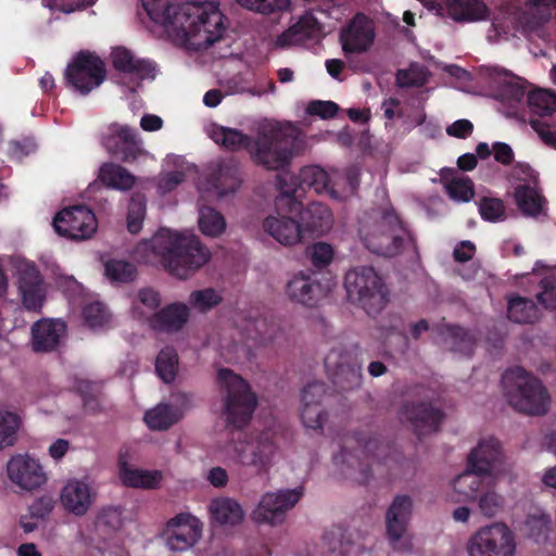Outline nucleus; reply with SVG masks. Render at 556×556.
I'll return each instance as SVG.
<instances>
[{"label": "nucleus", "mask_w": 556, "mask_h": 556, "mask_svg": "<svg viewBox=\"0 0 556 556\" xmlns=\"http://www.w3.org/2000/svg\"><path fill=\"white\" fill-rule=\"evenodd\" d=\"M211 138L225 150H247L253 162L270 170L286 167L299 144L298 130L290 124L273 125L263 129L255 139L239 129L214 125Z\"/></svg>", "instance_id": "1"}, {"label": "nucleus", "mask_w": 556, "mask_h": 556, "mask_svg": "<svg viewBox=\"0 0 556 556\" xmlns=\"http://www.w3.org/2000/svg\"><path fill=\"white\" fill-rule=\"evenodd\" d=\"M159 257L165 269L179 279H187L206 264L210 251L194 236H182L167 229L157 231L151 239L140 242L136 254L144 262H152L151 256Z\"/></svg>", "instance_id": "2"}, {"label": "nucleus", "mask_w": 556, "mask_h": 556, "mask_svg": "<svg viewBox=\"0 0 556 556\" xmlns=\"http://www.w3.org/2000/svg\"><path fill=\"white\" fill-rule=\"evenodd\" d=\"M227 17L216 2L185 1L180 4L175 29L195 50L207 49L219 41L227 29Z\"/></svg>", "instance_id": "3"}, {"label": "nucleus", "mask_w": 556, "mask_h": 556, "mask_svg": "<svg viewBox=\"0 0 556 556\" xmlns=\"http://www.w3.org/2000/svg\"><path fill=\"white\" fill-rule=\"evenodd\" d=\"M353 439L364 455L365 460L355 458L351 453H348L344 446L341 447L340 457L349 467H354V463L357 464L359 473L357 481L362 484L369 481L372 466H376L377 469L386 467L388 476L396 477V470L404 467L407 463V459L402 456L394 443L380 437L367 438L363 432H355Z\"/></svg>", "instance_id": "4"}, {"label": "nucleus", "mask_w": 556, "mask_h": 556, "mask_svg": "<svg viewBox=\"0 0 556 556\" xmlns=\"http://www.w3.org/2000/svg\"><path fill=\"white\" fill-rule=\"evenodd\" d=\"M502 386L509 405L516 410L532 416H541L547 412V390L538 378L522 367L506 369L502 376Z\"/></svg>", "instance_id": "5"}, {"label": "nucleus", "mask_w": 556, "mask_h": 556, "mask_svg": "<svg viewBox=\"0 0 556 556\" xmlns=\"http://www.w3.org/2000/svg\"><path fill=\"white\" fill-rule=\"evenodd\" d=\"M348 300L368 315L379 314L389 302V289L372 266H356L344 277Z\"/></svg>", "instance_id": "6"}, {"label": "nucleus", "mask_w": 556, "mask_h": 556, "mask_svg": "<svg viewBox=\"0 0 556 556\" xmlns=\"http://www.w3.org/2000/svg\"><path fill=\"white\" fill-rule=\"evenodd\" d=\"M217 380L224 390V414L226 421L235 429L247 427L257 406V396L251 386L229 368L217 371Z\"/></svg>", "instance_id": "7"}, {"label": "nucleus", "mask_w": 556, "mask_h": 556, "mask_svg": "<svg viewBox=\"0 0 556 556\" xmlns=\"http://www.w3.org/2000/svg\"><path fill=\"white\" fill-rule=\"evenodd\" d=\"M365 247L372 253L393 257L402 253L405 243L415 247V238L391 207L386 210L372 231L359 230Z\"/></svg>", "instance_id": "8"}, {"label": "nucleus", "mask_w": 556, "mask_h": 556, "mask_svg": "<svg viewBox=\"0 0 556 556\" xmlns=\"http://www.w3.org/2000/svg\"><path fill=\"white\" fill-rule=\"evenodd\" d=\"M291 186H288L283 177H279L280 193L276 197L275 207L277 213H292L301 207V197L307 190L321 193L328 190L329 175L319 166L303 167L298 176H291Z\"/></svg>", "instance_id": "9"}, {"label": "nucleus", "mask_w": 556, "mask_h": 556, "mask_svg": "<svg viewBox=\"0 0 556 556\" xmlns=\"http://www.w3.org/2000/svg\"><path fill=\"white\" fill-rule=\"evenodd\" d=\"M105 78V63L97 53L89 50L77 52L64 73L66 86L84 96L100 87Z\"/></svg>", "instance_id": "10"}, {"label": "nucleus", "mask_w": 556, "mask_h": 556, "mask_svg": "<svg viewBox=\"0 0 556 556\" xmlns=\"http://www.w3.org/2000/svg\"><path fill=\"white\" fill-rule=\"evenodd\" d=\"M516 538L504 522H493L476 531L467 543L469 556H515Z\"/></svg>", "instance_id": "11"}, {"label": "nucleus", "mask_w": 556, "mask_h": 556, "mask_svg": "<svg viewBox=\"0 0 556 556\" xmlns=\"http://www.w3.org/2000/svg\"><path fill=\"white\" fill-rule=\"evenodd\" d=\"M101 144L119 162L132 164L146 153L137 129L127 125L111 124L101 135Z\"/></svg>", "instance_id": "12"}, {"label": "nucleus", "mask_w": 556, "mask_h": 556, "mask_svg": "<svg viewBox=\"0 0 556 556\" xmlns=\"http://www.w3.org/2000/svg\"><path fill=\"white\" fill-rule=\"evenodd\" d=\"M53 228L62 237L85 240L96 232L98 222L90 208L76 205L59 212L53 219Z\"/></svg>", "instance_id": "13"}, {"label": "nucleus", "mask_w": 556, "mask_h": 556, "mask_svg": "<svg viewBox=\"0 0 556 556\" xmlns=\"http://www.w3.org/2000/svg\"><path fill=\"white\" fill-rule=\"evenodd\" d=\"M302 495V488L281 490L277 493L268 492L262 496L257 507L252 513V518L257 523L271 526L282 523L286 513L299 503Z\"/></svg>", "instance_id": "14"}, {"label": "nucleus", "mask_w": 556, "mask_h": 556, "mask_svg": "<svg viewBox=\"0 0 556 556\" xmlns=\"http://www.w3.org/2000/svg\"><path fill=\"white\" fill-rule=\"evenodd\" d=\"M276 451L274 434L263 431L255 439L241 443L237 447V455L241 465L253 467L262 475L269 470Z\"/></svg>", "instance_id": "15"}, {"label": "nucleus", "mask_w": 556, "mask_h": 556, "mask_svg": "<svg viewBox=\"0 0 556 556\" xmlns=\"http://www.w3.org/2000/svg\"><path fill=\"white\" fill-rule=\"evenodd\" d=\"M325 367L333 386L340 391H350L361 387L362 365L356 359H352L350 355L332 350L325 357Z\"/></svg>", "instance_id": "16"}, {"label": "nucleus", "mask_w": 556, "mask_h": 556, "mask_svg": "<svg viewBox=\"0 0 556 556\" xmlns=\"http://www.w3.org/2000/svg\"><path fill=\"white\" fill-rule=\"evenodd\" d=\"M201 533L199 519L190 514L181 513L167 521L163 530V538L170 551L185 552L200 540Z\"/></svg>", "instance_id": "17"}, {"label": "nucleus", "mask_w": 556, "mask_h": 556, "mask_svg": "<svg viewBox=\"0 0 556 556\" xmlns=\"http://www.w3.org/2000/svg\"><path fill=\"white\" fill-rule=\"evenodd\" d=\"M339 38L344 54L366 52L371 48L376 38L374 21L358 12L342 28Z\"/></svg>", "instance_id": "18"}, {"label": "nucleus", "mask_w": 556, "mask_h": 556, "mask_svg": "<svg viewBox=\"0 0 556 556\" xmlns=\"http://www.w3.org/2000/svg\"><path fill=\"white\" fill-rule=\"evenodd\" d=\"M424 4L435 15L450 17L457 23L485 20L489 14V9L482 0H431Z\"/></svg>", "instance_id": "19"}, {"label": "nucleus", "mask_w": 556, "mask_h": 556, "mask_svg": "<svg viewBox=\"0 0 556 556\" xmlns=\"http://www.w3.org/2000/svg\"><path fill=\"white\" fill-rule=\"evenodd\" d=\"M111 55L115 71L129 76V81L123 84L131 91H135L144 79L155 77L154 64L146 59H136L132 52L125 47L114 48Z\"/></svg>", "instance_id": "20"}, {"label": "nucleus", "mask_w": 556, "mask_h": 556, "mask_svg": "<svg viewBox=\"0 0 556 556\" xmlns=\"http://www.w3.org/2000/svg\"><path fill=\"white\" fill-rule=\"evenodd\" d=\"M9 479L23 490L33 491L47 482L40 462L28 454H16L7 464Z\"/></svg>", "instance_id": "21"}, {"label": "nucleus", "mask_w": 556, "mask_h": 556, "mask_svg": "<svg viewBox=\"0 0 556 556\" xmlns=\"http://www.w3.org/2000/svg\"><path fill=\"white\" fill-rule=\"evenodd\" d=\"M329 287L321 283L316 274L299 273L294 275L286 286L288 298L306 307H315L327 296Z\"/></svg>", "instance_id": "22"}, {"label": "nucleus", "mask_w": 556, "mask_h": 556, "mask_svg": "<svg viewBox=\"0 0 556 556\" xmlns=\"http://www.w3.org/2000/svg\"><path fill=\"white\" fill-rule=\"evenodd\" d=\"M413 502L408 495H396L387 510L386 525L390 543L394 549L409 551V542H401L406 532Z\"/></svg>", "instance_id": "23"}, {"label": "nucleus", "mask_w": 556, "mask_h": 556, "mask_svg": "<svg viewBox=\"0 0 556 556\" xmlns=\"http://www.w3.org/2000/svg\"><path fill=\"white\" fill-rule=\"evenodd\" d=\"M401 414L419 439L421 435L438 431L444 417L441 409L424 402H406Z\"/></svg>", "instance_id": "24"}, {"label": "nucleus", "mask_w": 556, "mask_h": 556, "mask_svg": "<svg viewBox=\"0 0 556 556\" xmlns=\"http://www.w3.org/2000/svg\"><path fill=\"white\" fill-rule=\"evenodd\" d=\"M18 291L27 311L40 312L46 301L43 278L34 264H26L20 271Z\"/></svg>", "instance_id": "25"}, {"label": "nucleus", "mask_w": 556, "mask_h": 556, "mask_svg": "<svg viewBox=\"0 0 556 556\" xmlns=\"http://www.w3.org/2000/svg\"><path fill=\"white\" fill-rule=\"evenodd\" d=\"M61 504L66 511L77 517L85 516L96 500V492L81 480L73 479L62 488Z\"/></svg>", "instance_id": "26"}, {"label": "nucleus", "mask_w": 556, "mask_h": 556, "mask_svg": "<svg viewBox=\"0 0 556 556\" xmlns=\"http://www.w3.org/2000/svg\"><path fill=\"white\" fill-rule=\"evenodd\" d=\"M291 214L299 216L298 220L304 238L306 235L321 236L332 226V213L326 204L320 202L313 201L305 207L301 202V207Z\"/></svg>", "instance_id": "27"}, {"label": "nucleus", "mask_w": 556, "mask_h": 556, "mask_svg": "<svg viewBox=\"0 0 556 556\" xmlns=\"http://www.w3.org/2000/svg\"><path fill=\"white\" fill-rule=\"evenodd\" d=\"M500 441L494 438L481 440L468 455V467L493 477L502 463Z\"/></svg>", "instance_id": "28"}, {"label": "nucleus", "mask_w": 556, "mask_h": 556, "mask_svg": "<svg viewBox=\"0 0 556 556\" xmlns=\"http://www.w3.org/2000/svg\"><path fill=\"white\" fill-rule=\"evenodd\" d=\"M319 30L320 25L317 18L311 13H305L300 16L294 24L277 36L275 47L279 49L291 48L315 38Z\"/></svg>", "instance_id": "29"}, {"label": "nucleus", "mask_w": 556, "mask_h": 556, "mask_svg": "<svg viewBox=\"0 0 556 556\" xmlns=\"http://www.w3.org/2000/svg\"><path fill=\"white\" fill-rule=\"evenodd\" d=\"M494 477H490L477 469L467 466V469L453 481V488L457 494L456 502H476Z\"/></svg>", "instance_id": "30"}, {"label": "nucleus", "mask_w": 556, "mask_h": 556, "mask_svg": "<svg viewBox=\"0 0 556 556\" xmlns=\"http://www.w3.org/2000/svg\"><path fill=\"white\" fill-rule=\"evenodd\" d=\"M66 331L65 323L54 319H41L31 327V346L35 352H50L60 344Z\"/></svg>", "instance_id": "31"}, {"label": "nucleus", "mask_w": 556, "mask_h": 556, "mask_svg": "<svg viewBox=\"0 0 556 556\" xmlns=\"http://www.w3.org/2000/svg\"><path fill=\"white\" fill-rule=\"evenodd\" d=\"M189 319L187 304L176 302L161 308L150 319V326L154 330L173 333L181 330Z\"/></svg>", "instance_id": "32"}, {"label": "nucleus", "mask_w": 556, "mask_h": 556, "mask_svg": "<svg viewBox=\"0 0 556 556\" xmlns=\"http://www.w3.org/2000/svg\"><path fill=\"white\" fill-rule=\"evenodd\" d=\"M279 214L280 217L268 216L263 223L264 230L283 245H292L302 239L303 230L298 219Z\"/></svg>", "instance_id": "33"}, {"label": "nucleus", "mask_w": 556, "mask_h": 556, "mask_svg": "<svg viewBox=\"0 0 556 556\" xmlns=\"http://www.w3.org/2000/svg\"><path fill=\"white\" fill-rule=\"evenodd\" d=\"M207 180L217 190L219 195L233 193L240 187L238 168L227 162L217 163L208 174Z\"/></svg>", "instance_id": "34"}, {"label": "nucleus", "mask_w": 556, "mask_h": 556, "mask_svg": "<svg viewBox=\"0 0 556 556\" xmlns=\"http://www.w3.org/2000/svg\"><path fill=\"white\" fill-rule=\"evenodd\" d=\"M98 179L106 187L121 191L130 190L136 184V177L128 169L113 162L100 166Z\"/></svg>", "instance_id": "35"}, {"label": "nucleus", "mask_w": 556, "mask_h": 556, "mask_svg": "<svg viewBox=\"0 0 556 556\" xmlns=\"http://www.w3.org/2000/svg\"><path fill=\"white\" fill-rule=\"evenodd\" d=\"M211 517L223 526H236L243 520L244 511L241 505L229 497L214 498L208 506Z\"/></svg>", "instance_id": "36"}, {"label": "nucleus", "mask_w": 556, "mask_h": 556, "mask_svg": "<svg viewBox=\"0 0 556 556\" xmlns=\"http://www.w3.org/2000/svg\"><path fill=\"white\" fill-rule=\"evenodd\" d=\"M507 317L516 324H533L540 318V309L532 299L514 294L507 301Z\"/></svg>", "instance_id": "37"}, {"label": "nucleus", "mask_w": 556, "mask_h": 556, "mask_svg": "<svg viewBox=\"0 0 556 556\" xmlns=\"http://www.w3.org/2000/svg\"><path fill=\"white\" fill-rule=\"evenodd\" d=\"M180 4L181 2L170 3L168 0H142L146 12L154 23L174 29Z\"/></svg>", "instance_id": "38"}, {"label": "nucleus", "mask_w": 556, "mask_h": 556, "mask_svg": "<svg viewBox=\"0 0 556 556\" xmlns=\"http://www.w3.org/2000/svg\"><path fill=\"white\" fill-rule=\"evenodd\" d=\"M514 195L516 204L523 215L536 217L542 213L545 199L534 187L529 184L518 185Z\"/></svg>", "instance_id": "39"}, {"label": "nucleus", "mask_w": 556, "mask_h": 556, "mask_svg": "<svg viewBox=\"0 0 556 556\" xmlns=\"http://www.w3.org/2000/svg\"><path fill=\"white\" fill-rule=\"evenodd\" d=\"M119 476L123 483L131 488L154 489L162 480V473L157 470L130 469L126 463L121 464Z\"/></svg>", "instance_id": "40"}, {"label": "nucleus", "mask_w": 556, "mask_h": 556, "mask_svg": "<svg viewBox=\"0 0 556 556\" xmlns=\"http://www.w3.org/2000/svg\"><path fill=\"white\" fill-rule=\"evenodd\" d=\"M181 413L169 404H160L144 415V421L151 430H167L179 421Z\"/></svg>", "instance_id": "41"}, {"label": "nucleus", "mask_w": 556, "mask_h": 556, "mask_svg": "<svg viewBox=\"0 0 556 556\" xmlns=\"http://www.w3.org/2000/svg\"><path fill=\"white\" fill-rule=\"evenodd\" d=\"M179 357L172 346L162 349L155 359V372L164 383H172L178 374Z\"/></svg>", "instance_id": "42"}, {"label": "nucleus", "mask_w": 556, "mask_h": 556, "mask_svg": "<svg viewBox=\"0 0 556 556\" xmlns=\"http://www.w3.org/2000/svg\"><path fill=\"white\" fill-rule=\"evenodd\" d=\"M104 276L112 283H129L135 280L137 269L128 261L110 258L104 263Z\"/></svg>", "instance_id": "43"}, {"label": "nucleus", "mask_w": 556, "mask_h": 556, "mask_svg": "<svg viewBox=\"0 0 556 556\" xmlns=\"http://www.w3.org/2000/svg\"><path fill=\"white\" fill-rule=\"evenodd\" d=\"M527 103L530 111L539 117L551 116L556 112V94L546 90L529 91Z\"/></svg>", "instance_id": "44"}, {"label": "nucleus", "mask_w": 556, "mask_h": 556, "mask_svg": "<svg viewBox=\"0 0 556 556\" xmlns=\"http://www.w3.org/2000/svg\"><path fill=\"white\" fill-rule=\"evenodd\" d=\"M199 228L208 237H218L226 228L224 216L213 207H202L199 215Z\"/></svg>", "instance_id": "45"}, {"label": "nucleus", "mask_w": 556, "mask_h": 556, "mask_svg": "<svg viewBox=\"0 0 556 556\" xmlns=\"http://www.w3.org/2000/svg\"><path fill=\"white\" fill-rule=\"evenodd\" d=\"M146 203L147 200L143 193L135 192L131 194L127 213V229L130 233L135 235L141 230L146 217Z\"/></svg>", "instance_id": "46"}, {"label": "nucleus", "mask_w": 556, "mask_h": 556, "mask_svg": "<svg viewBox=\"0 0 556 556\" xmlns=\"http://www.w3.org/2000/svg\"><path fill=\"white\" fill-rule=\"evenodd\" d=\"M479 509L485 517H494L504 508V497L495 491V480L489 483L484 491L477 498Z\"/></svg>", "instance_id": "47"}, {"label": "nucleus", "mask_w": 556, "mask_h": 556, "mask_svg": "<svg viewBox=\"0 0 556 556\" xmlns=\"http://www.w3.org/2000/svg\"><path fill=\"white\" fill-rule=\"evenodd\" d=\"M20 426L18 415L11 412H0V450L13 446L16 443Z\"/></svg>", "instance_id": "48"}, {"label": "nucleus", "mask_w": 556, "mask_h": 556, "mask_svg": "<svg viewBox=\"0 0 556 556\" xmlns=\"http://www.w3.org/2000/svg\"><path fill=\"white\" fill-rule=\"evenodd\" d=\"M446 333L452 341V350L466 356H471L475 350L473 336L463 327L446 326Z\"/></svg>", "instance_id": "49"}, {"label": "nucleus", "mask_w": 556, "mask_h": 556, "mask_svg": "<svg viewBox=\"0 0 556 556\" xmlns=\"http://www.w3.org/2000/svg\"><path fill=\"white\" fill-rule=\"evenodd\" d=\"M444 187L448 197L457 202H469L475 195L473 181L466 176L452 178Z\"/></svg>", "instance_id": "50"}, {"label": "nucleus", "mask_w": 556, "mask_h": 556, "mask_svg": "<svg viewBox=\"0 0 556 556\" xmlns=\"http://www.w3.org/2000/svg\"><path fill=\"white\" fill-rule=\"evenodd\" d=\"M222 301L223 296L214 288L192 291L188 299L190 306L202 313L211 311L219 305Z\"/></svg>", "instance_id": "51"}, {"label": "nucleus", "mask_w": 556, "mask_h": 556, "mask_svg": "<svg viewBox=\"0 0 556 556\" xmlns=\"http://www.w3.org/2000/svg\"><path fill=\"white\" fill-rule=\"evenodd\" d=\"M83 405L86 410L97 413L100 410L101 386L89 380H79L76 384Z\"/></svg>", "instance_id": "52"}, {"label": "nucleus", "mask_w": 556, "mask_h": 556, "mask_svg": "<svg viewBox=\"0 0 556 556\" xmlns=\"http://www.w3.org/2000/svg\"><path fill=\"white\" fill-rule=\"evenodd\" d=\"M477 204L479 214L485 222L497 223L506 217L505 204L498 198L483 197Z\"/></svg>", "instance_id": "53"}, {"label": "nucleus", "mask_w": 556, "mask_h": 556, "mask_svg": "<svg viewBox=\"0 0 556 556\" xmlns=\"http://www.w3.org/2000/svg\"><path fill=\"white\" fill-rule=\"evenodd\" d=\"M301 419L306 428L319 430L327 420V413L319 404L302 403Z\"/></svg>", "instance_id": "54"}, {"label": "nucleus", "mask_w": 556, "mask_h": 556, "mask_svg": "<svg viewBox=\"0 0 556 556\" xmlns=\"http://www.w3.org/2000/svg\"><path fill=\"white\" fill-rule=\"evenodd\" d=\"M538 302L548 311L556 309V277H544L540 281V292L536 294Z\"/></svg>", "instance_id": "55"}, {"label": "nucleus", "mask_w": 556, "mask_h": 556, "mask_svg": "<svg viewBox=\"0 0 556 556\" xmlns=\"http://www.w3.org/2000/svg\"><path fill=\"white\" fill-rule=\"evenodd\" d=\"M83 316L90 328L102 327L109 320L108 309L101 302L87 304L83 309Z\"/></svg>", "instance_id": "56"}, {"label": "nucleus", "mask_w": 556, "mask_h": 556, "mask_svg": "<svg viewBox=\"0 0 556 556\" xmlns=\"http://www.w3.org/2000/svg\"><path fill=\"white\" fill-rule=\"evenodd\" d=\"M312 264L319 269L327 267L333 260V249L326 242L314 243L308 249Z\"/></svg>", "instance_id": "57"}, {"label": "nucleus", "mask_w": 556, "mask_h": 556, "mask_svg": "<svg viewBox=\"0 0 556 556\" xmlns=\"http://www.w3.org/2000/svg\"><path fill=\"white\" fill-rule=\"evenodd\" d=\"M501 96L509 103H521L528 96L527 81L518 78L517 80L505 83L501 88Z\"/></svg>", "instance_id": "58"}, {"label": "nucleus", "mask_w": 556, "mask_h": 556, "mask_svg": "<svg viewBox=\"0 0 556 556\" xmlns=\"http://www.w3.org/2000/svg\"><path fill=\"white\" fill-rule=\"evenodd\" d=\"M36 149L37 144L33 139L24 138L22 140L10 141L8 154L11 160L21 162L24 157L35 152Z\"/></svg>", "instance_id": "59"}, {"label": "nucleus", "mask_w": 556, "mask_h": 556, "mask_svg": "<svg viewBox=\"0 0 556 556\" xmlns=\"http://www.w3.org/2000/svg\"><path fill=\"white\" fill-rule=\"evenodd\" d=\"M339 111V105L332 101L312 100L306 108V113L323 119L332 118Z\"/></svg>", "instance_id": "60"}, {"label": "nucleus", "mask_w": 556, "mask_h": 556, "mask_svg": "<svg viewBox=\"0 0 556 556\" xmlns=\"http://www.w3.org/2000/svg\"><path fill=\"white\" fill-rule=\"evenodd\" d=\"M55 501L50 495H43L36 498L29 506V515L31 519H46L54 509Z\"/></svg>", "instance_id": "61"}, {"label": "nucleus", "mask_w": 556, "mask_h": 556, "mask_svg": "<svg viewBox=\"0 0 556 556\" xmlns=\"http://www.w3.org/2000/svg\"><path fill=\"white\" fill-rule=\"evenodd\" d=\"M327 393V387L321 381H313L307 383L302 390V403L321 404Z\"/></svg>", "instance_id": "62"}, {"label": "nucleus", "mask_w": 556, "mask_h": 556, "mask_svg": "<svg viewBox=\"0 0 556 556\" xmlns=\"http://www.w3.org/2000/svg\"><path fill=\"white\" fill-rule=\"evenodd\" d=\"M527 525L530 529V535L539 541L546 539L551 527V519L547 515L532 516L528 518Z\"/></svg>", "instance_id": "63"}, {"label": "nucleus", "mask_w": 556, "mask_h": 556, "mask_svg": "<svg viewBox=\"0 0 556 556\" xmlns=\"http://www.w3.org/2000/svg\"><path fill=\"white\" fill-rule=\"evenodd\" d=\"M531 127L539 134L542 141L549 148L556 150V130L549 125L541 123L539 119L532 118Z\"/></svg>", "instance_id": "64"}]
</instances>
